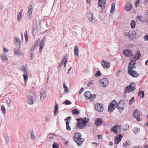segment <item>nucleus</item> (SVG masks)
I'll return each mask as SVG.
<instances>
[{
    "instance_id": "nucleus-52",
    "label": "nucleus",
    "mask_w": 148,
    "mask_h": 148,
    "mask_svg": "<svg viewBox=\"0 0 148 148\" xmlns=\"http://www.w3.org/2000/svg\"><path fill=\"white\" fill-rule=\"evenodd\" d=\"M24 35L25 38V40L26 41H27L28 40V36H27V34L26 31L24 33Z\"/></svg>"
},
{
    "instance_id": "nucleus-58",
    "label": "nucleus",
    "mask_w": 148,
    "mask_h": 148,
    "mask_svg": "<svg viewBox=\"0 0 148 148\" xmlns=\"http://www.w3.org/2000/svg\"><path fill=\"white\" fill-rule=\"evenodd\" d=\"M45 120L47 122H49L50 120V118L49 116H47L45 119Z\"/></svg>"
},
{
    "instance_id": "nucleus-39",
    "label": "nucleus",
    "mask_w": 148,
    "mask_h": 148,
    "mask_svg": "<svg viewBox=\"0 0 148 148\" xmlns=\"http://www.w3.org/2000/svg\"><path fill=\"white\" fill-rule=\"evenodd\" d=\"M38 33V29L35 27L32 30V33L33 36L36 35Z\"/></svg>"
},
{
    "instance_id": "nucleus-29",
    "label": "nucleus",
    "mask_w": 148,
    "mask_h": 148,
    "mask_svg": "<svg viewBox=\"0 0 148 148\" xmlns=\"http://www.w3.org/2000/svg\"><path fill=\"white\" fill-rule=\"evenodd\" d=\"M74 52L75 56H79V48L77 45L74 47Z\"/></svg>"
},
{
    "instance_id": "nucleus-3",
    "label": "nucleus",
    "mask_w": 148,
    "mask_h": 148,
    "mask_svg": "<svg viewBox=\"0 0 148 148\" xmlns=\"http://www.w3.org/2000/svg\"><path fill=\"white\" fill-rule=\"evenodd\" d=\"M135 87V83L134 82H131L129 86L125 87L124 90V93L123 94L122 97L125 98L126 96V93L134 91L136 89Z\"/></svg>"
},
{
    "instance_id": "nucleus-54",
    "label": "nucleus",
    "mask_w": 148,
    "mask_h": 148,
    "mask_svg": "<svg viewBox=\"0 0 148 148\" xmlns=\"http://www.w3.org/2000/svg\"><path fill=\"white\" fill-rule=\"evenodd\" d=\"M64 103L66 105H69L71 104V102L68 100H66Z\"/></svg>"
},
{
    "instance_id": "nucleus-10",
    "label": "nucleus",
    "mask_w": 148,
    "mask_h": 148,
    "mask_svg": "<svg viewBox=\"0 0 148 148\" xmlns=\"http://www.w3.org/2000/svg\"><path fill=\"white\" fill-rule=\"evenodd\" d=\"M40 101H42L46 96V93L45 89H43L40 91Z\"/></svg>"
},
{
    "instance_id": "nucleus-7",
    "label": "nucleus",
    "mask_w": 148,
    "mask_h": 148,
    "mask_svg": "<svg viewBox=\"0 0 148 148\" xmlns=\"http://www.w3.org/2000/svg\"><path fill=\"white\" fill-rule=\"evenodd\" d=\"M125 104L124 100H120L118 103H116V107L119 112H121L124 109V108L123 107L124 106Z\"/></svg>"
},
{
    "instance_id": "nucleus-36",
    "label": "nucleus",
    "mask_w": 148,
    "mask_h": 148,
    "mask_svg": "<svg viewBox=\"0 0 148 148\" xmlns=\"http://www.w3.org/2000/svg\"><path fill=\"white\" fill-rule=\"evenodd\" d=\"M68 61L67 58L66 56H64L63 59H62L61 62H62L63 64H66Z\"/></svg>"
},
{
    "instance_id": "nucleus-43",
    "label": "nucleus",
    "mask_w": 148,
    "mask_h": 148,
    "mask_svg": "<svg viewBox=\"0 0 148 148\" xmlns=\"http://www.w3.org/2000/svg\"><path fill=\"white\" fill-rule=\"evenodd\" d=\"M133 131L134 132V133L136 134L140 132V130L139 128L137 127H135L133 129Z\"/></svg>"
},
{
    "instance_id": "nucleus-16",
    "label": "nucleus",
    "mask_w": 148,
    "mask_h": 148,
    "mask_svg": "<svg viewBox=\"0 0 148 148\" xmlns=\"http://www.w3.org/2000/svg\"><path fill=\"white\" fill-rule=\"evenodd\" d=\"M101 66L103 68H109L110 66V63L106 61L103 60L101 61Z\"/></svg>"
},
{
    "instance_id": "nucleus-40",
    "label": "nucleus",
    "mask_w": 148,
    "mask_h": 148,
    "mask_svg": "<svg viewBox=\"0 0 148 148\" xmlns=\"http://www.w3.org/2000/svg\"><path fill=\"white\" fill-rule=\"evenodd\" d=\"M115 8V4L114 3H112L111 4V8L110 10V12L112 13L113 12Z\"/></svg>"
},
{
    "instance_id": "nucleus-46",
    "label": "nucleus",
    "mask_w": 148,
    "mask_h": 148,
    "mask_svg": "<svg viewBox=\"0 0 148 148\" xmlns=\"http://www.w3.org/2000/svg\"><path fill=\"white\" fill-rule=\"evenodd\" d=\"M30 136L31 139L33 140H34L35 138V136L34 133L33 131H32V132L30 134Z\"/></svg>"
},
{
    "instance_id": "nucleus-21",
    "label": "nucleus",
    "mask_w": 148,
    "mask_h": 148,
    "mask_svg": "<svg viewBox=\"0 0 148 148\" xmlns=\"http://www.w3.org/2000/svg\"><path fill=\"white\" fill-rule=\"evenodd\" d=\"M103 122L102 119L100 118H97L95 121V124L96 126L101 125Z\"/></svg>"
},
{
    "instance_id": "nucleus-38",
    "label": "nucleus",
    "mask_w": 148,
    "mask_h": 148,
    "mask_svg": "<svg viewBox=\"0 0 148 148\" xmlns=\"http://www.w3.org/2000/svg\"><path fill=\"white\" fill-rule=\"evenodd\" d=\"M129 141H125L123 143V146L125 147L126 148H128L129 145Z\"/></svg>"
},
{
    "instance_id": "nucleus-42",
    "label": "nucleus",
    "mask_w": 148,
    "mask_h": 148,
    "mask_svg": "<svg viewBox=\"0 0 148 148\" xmlns=\"http://www.w3.org/2000/svg\"><path fill=\"white\" fill-rule=\"evenodd\" d=\"M123 131H125L127 130L129 128V125L127 124H124L123 125Z\"/></svg>"
},
{
    "instance_id": "nucleus-27",
    "label": "nucleus",
    "mask_w": 148,
    "mask_h": 148,
    "mask_svg": "<svg viewBox=\"0 0 148 148\" xmlns=\"http://www.w3.org/2000/svg\"><path fill=\"white\" fill-rule=\"evenodd\" d=\"M23 11V10H22L20 12H19L18 13L17 18V20L18 21H20L22 18L23 16L22 14Z\"/></svg>"
},
{
    "instance_id": "nucleus-22",
    "label": "nucleus",
    "mask_w": 148,
    "mask_h": 148,
    "mask_svg": "<svg viewBox=\"0 0 148 148\" xmlns=\"http://www.w3.org/2000/svg\"><path fill=\"white\" fill-rule=\"evenodd\" d=\"M98 1L99 5L102 8H103L106 4V0H99Z\"/></svg>"
},
{
    "instance_id": "nucleus-31",
    "label": "nucleus",
    "mask_w": 148,
    "mask_h": 148,
    "mask_svg": "<svg viewBox=\"0 0 148 148\" xmlns=\"http://www.w3.org/2000/svg\"><path fill=\"white\" fill-rule=\"evenodd\" d=\"M15 44L17 43L18 45V46L19 48L21 46V42L20 38L18 37H16L15 38Z\"/></svg>"
},
{
    "instance_id": "nucleus-57",
    "label": "nucleus",
    "mask_w": 148,
    "mask_h": 148,
    "mask_svg": "<svg viewBox=\"0 0 148 148\" xmlns=\"http://www.w3.org/2000/svg\"><path fill=\"white\" fill-rule=\"evenodd\" d=\"M93 83V81L92 80L91 81H90L87 84V86H90Z\"/></svg>"
},
{
    "instance_id": "nucleus-24",
    "label": "nucleus",
    "mask_w": 148,
    "mask_h": 148,
    "mask_svg": "<svg viewBox=\"0 0 148 148\" xmlns=\"http://www.w3.org/2000/svg\"><path fill=\"white\" fill-rule=\"evenodd\" d=\"M114 106L115 105L114 104H112V103H110L108 107V111L110 112H113L114 110Z\"/></svg>"
},
{
    "instance_id": "nucleus-17",
    "label": "nucleus",
    "mask_w": 148,
    "mask_h": 148,
    "mask_svg": "<svg viewBox=\"0 0 148 148\" xmlns=\"http://www.w3.org/2000/svg\"><path fill=\"white\" fill-rule=\"evenodd\" d=\"M128 73L130 75H131L132 77H137L138 76V73L134 71H129Z\"/></svg>"
},
{
    "instance_id": "nucleus-44",
    "label": "nucleus",
    "mask_w": 148,
    "mask_h": 148,
    "mask_svg": "<svg viewBox=\"0 0 148 148\" xmlns=\"http://www.w3.org/2000/svg\"><path fill=\"white\" fill-rule=\"evenodd\" d=\"M135 100V98L134 97H132L131 99L130 100L129 103V105H131L133 104Z\"/></svg>"
},
{
    "instance_id": "nucleus-12",
    "label": "nucleus",
    "mask_w": 148,
    "mask_h": 148,
    "mask_svg": "<svg viewBox=\"0 0 148 148\" xmlns=\"http://www.w3.org/2000/svg\"><path fill=\"white\" fill-rule=\"evenodd\" d=\"M33 7L32 5H29L28 7V11L27 12V16L29 19H30L32 17Z\"/></svg>"
},
{
    "instance_id": "nucleus-9",
    "label": "nucleus",
    "mask_w": 148,
    "mask_h": 148,
    "mask_svg": "<svg viewBox=\"0 0 148 148\" xmlns=\"http://www.w3.org/2000/svg\"><path fill=\"white\" fill-rule=\"evenodd\" d=\"M136 64L135 60H132L129 63L128 67V72L133 71V70L136 68L135 64Z\"/></svg>"
},
{
    "instance_id": "nucleus-13",
    "label": "nucleus",
    "mask_w": 148,
    "mask_h": 148,
    "mask_svg": "<svg viewBox=\"0 0 148 148\" xmlns=\"http://www.w3.org/2000/svg\"><path fill=\"white\" fill-rule=\"evenodd\" d=\"M95 107L96 110L99 112H102L103 109L102 104L99 103H96L95 105Z\"/></svg>"
},
{
    "instance_id": "nucleus-48",
    "label": "nucleus",
    "mask_w": 148,
    "mask_h": 148,
    "mask_svg": "<svg viewBox=\"0 0 148 148\" xmlns=\"http://www.w3.org/2000/svg\"><path fill=\"white\" fill-rule=\"evenodd\" d=\"M52 147L53 148H59L58 144L55 142H54L52 145Z\"/></svg>"
},
{
    "instance_id": "nucleus-20",
    "label": "nucleus",
    "mask_w": 148,
    "mask_h": 148,
    "mask_svg": "<svg viewBox=\"0 0 148 148\" xmlns=\"http://www.w3.org/2000/svg\"><path fill=\"white\" fill-rule=\"evenodd\" d=\"M132 8V5L129 3H127L125 6V10L127 11H130Z\"/></svg>"
},
{
    "instance_id": "nucleus-25",
    "label": "nucleus",
    "mask_w": 148,
    "mask_h": 148,
    "mask_svg": "<svg viewBox=\"0 0 148 148\" xmlns=\"http://www.w3.org/2000/svg\"><path fill=\"white\" fill-rule=\"evenodd\" d=\"M84 96L85 97L86 99H89L90 96H91V93L89 91H86L84 93Z\"/></svg>"
},
{
    "instance_id": "nucleus-34",
    "label": "nucleus",
    "mask_w": 148,
    "mask_h": 148,
    "mask_svg": "<svg viewBox=\"0 0 148 148\" xmlns=\"http://www.w3.org/2000/svg\"><path fill=\"white\" fill-rule=\"evenodd\" d=\"M136 23L135 21L134 20H132L130 23V25L131 28L134 29L135 27Z\"/></svg>"
},
{
    "instance_id": "nucleus-56",
    "label": "nucleus",
    "mask_w": 148,
    "mask_h": 148,
    "mask_svg": "<svg viewBox=\"0 0 148 148\" xmlns=\"http://www.w3.org/2000/svg\"><path fill=\"white\" fill-rule=\"evenodd\" d=\"M140 3V0H136L135 2V6L137 7V5L139 4Z\"/></svg>"
},
{
    "instance_id": "nucleus-41",
    "label": "nucleus",
    "mask_w": 148,
    "mask_h": 148,
    "mask_svg": "<svg viewBox=\"0 0 148 148\" xmlns=\"http://www.w3.org/2000/svg\"><path fill=\"white\" fill-rule=\"evenodd\" d=\"M1 110L3 114H5L6 113V109L3 105H2L1 107Z\"/></svg>"
},
{
    "instance_id": "nucleus-37",
    "label": "nucleus",
    "mask_w": 148,
    "mask_h": 148,
    "mask_svg": "<svg viewBox=\"0 0 148 148\" xmlns=\"http://www.w3.org/2000/svg\"><path fill=\"white\" fill-rule=\"evenodd\" d=\"M138 95L141 98H143L144 95V93L143 91L142 90L139 92Z\"/></svg>"
},
{
    "instance_id": "nucleus-33",
    "label": "nucleus",
    "mask_w": 148,
    "mask_h": 148,
    "mask_svg": "<svg viewBox=\"0 0 148 148\" xmlns=\"http://www.w3.org/2000/svg\"><path fill=\"white\" fill-rule=\"evenodd\" d=\"M14 51L15 55L18 56L21 55L22 54L21 52L19 49H16V48L14 49Z\"/></svg>"
},
{
    "instance_id": "nucleus-26",
    "label": "nucleus",
    "mask_w": 148,
    "mask_h": 148,
    "mask_svg": "<svg viewBox=\"0 0 148 148\" xmlns=\"http://www.w3.org/2000/svg\"><path fill=\"white\" fill-rule=\"evenodd\" d=\"M133 115L134 118L139 117L140 116V112L138 110H135L134 111Z\"/></svg>"
},
{
    "instance_id": "nucleus-1",
    "label": "nucleus",
    "mask_w": 148,
    "mask_h": 148,
    "mask_svg": "<svg viewBox=\"0 0 148 148\" xmlns=\"http://www.w3.org/2000/svg\"><path fill=\"white\" fill-rule=\"evenodd\" d=\"M77 123L76 124V128H78L79 129L84 128L86 126V124L89 121L88 118H80L76 119Z\"/></svg>"
},
{
    "instance_id": "nucleus-35",
    "label": "nucleus",
    "mask_w": 148,
    "mask_h": 148,
    "mask_svg": "<svg viewBox=\"0 0 148 148\" xmlns=\"http://www.w3.org/2000/svg\"><path fill=\"white\" fill-rule=\"evenodd\" d=\"M70 123V121H67L66 122V129L68 131H70L71 129V127L69 125V124Z\"/></svg>"
},
{
    "instance_id": "nucleus-6",
    "label": "nucleus",
    "mask_w": 148,
    "mask_h": 148,
    "mask_svg": "<svg viewBox=\"0 0 148 148\" xmlns=\"http://www.w3.org/2000/svg\"><path fill=\"white\" fill-rule=\"evenodd\" d=\"M8 53V50L6 48H5L3 49L4 53H1L0 55V58L1 61L5 62H6L8 60V58L7 56L5 54L6 53Z\"/></svg>"
},
{
    "instance_id": "nucleus-51",
    "label": "nucleus",
    "mask_w": 148,
    "mask_h": 148,
    "mask_svg": "<svg viewBox=\"0 0 148 148\" xmlns=\"http://www.w3.org/2000/svg\"><path fill=\"white\" fill-rule=\"evenodd\" d=\"M11 101V100L10 98H8L6 100V103L8 104H10Z\"/></svg>"
},
{
    "instance_id": "nucleus-18",
    "label": "nucleus",
    "mask_w": 148,
    "mask_h": 148,
    "mask_svg": "<svg viewBox=\"0 0 148 148\" xmlns=\"http://www.w3.org/2000/svg\"><path fill=\"white\" fill-rule=\"evenodd\" d=\"M121 127V126L120 125H115L112 127L111 130V131H113L116 134H117L118 133V132L117 130V129L118 128H119L120 129Z\"/></svg>"
},
{
    "instance_id": "nucleus-11",
    "label": "nucleus",
    "mask_w": 148,
    "mask_h": 148,
    "mask_svg": "<svg viewBox=\"0 0 148 148\" xmlns=\"http://www.w3.org/2000/svg\"><path fill=\"white\" fill-rule=\"evenodd\" d=\"M45 37H43L42 39L40 41V48L39 51L40 54H41L42 53V49L44 47L45 43Z\"/></svg>"
},
{
    "instance_id": "nucleus-30",
    "label": "nucleus",
    "mask_w": 148,
    "mask_h": 148,
    "mask_svg": "<svg viewBox=\"0 0 148 148\" xmlns=\"http://www.w3.org/2000/svg\"><path fill=\"white\" fill-rule=\"evenodd\" d=\"M58 105L56 103L55 104L54 110V114L55 116H56L57 114L58 113Z\"/></svg>"
},
{
    "instance_id": "nucleus-15",
    "label": "nucleus",
    "mask_w": 148,
    "mask_h": 148,
    "mask_svg": "<svg viewBox=\"0 0 148 148\" xmlns=\"http://www.w3.org/2000/svg\"><path fill=\"white\" fill-rule=\"evenodd\" d=\"M87 16L88 19L91 23H94L95 22V19L91 12H88L87 14Z\"/></svg>"
},
{
    "instance_id": "nucleus-53",
    "label": "nucleus",
    "mask_w": 148,
    "mask_h": 148,
    "mask_svg": "<svg viewBox=\"0 0 148 148\" xmlns=\"http://www.w3.org/2000/svg\"><path fill=\"white\" fill-rule=\"evenodd\" d=\"M144 39L145 41H148V35L145 34L144 36Z\"/></svg>"
},
{
    "instance_id": "nucleus-50",
    "label": "nucleus",
    "mask_w": 148,
    "mask_h": 148,
    "mask_svg": "<svg viewBox=\"0 0 148 148\" xmlns=\"http://www.w3.org/2000/svg\"><path fill=\"white\" fill-rule=\"evenodd\" d=\"M137 19H138L140 21H144V18H143V17L141 16H137Z\"/></svg>"
},
{
    "instance_id": "nucleus-4",
    "label": "nucleus",
    "mask_w": 148,
    "mask_h": 148,
    "mask_svg": "<svg viewBox=\"0 0 148 148\" xmlns=\"http://www.w3.org/2000/svg\"><path fill=\"white\" fill-rule=\"evenodd\" d=\"M27 103L30 105H32L36 101V95L33 91L29 92L27 94Z\"/></svg>"
},
{
    "instance_id": "nucleus-14",
    "label": "nucleus",
    "mask_w": 148,
    "mask_h": 148,
    "mask_svg": "<svg viewBox=\"0 0 148 148\" xmlns=\"http://www.w3.org/2000/svg\"><path fill=\"white\" fill-rule=\"evenodd\" d=\"M122 138V136L120 134L116 136L114 140L115 144L116 145L118 144L121 140Z\"/></svg>"
},
{
    "instance_id": "nucleus-45",
    "label": "nucleus",
    "mask_w": 148,
    "mask_h": 148,
    "mask_svg": "<svg viewBox=\"0 0 148 148\" xmlns=\"http://www.w3.org/2000/svg\"><path fill=\"white\" fill-rule=\"evenodd\" d=\"M96 97V95L95 94H93L92 95L91 94V96H90L89 100L90 101H93Z\"/></svg>"
},
{
    "instance_id": "nucleus-64",
    "label": "nucleus",
    "mask_w": 148,
    "mask_h": 148,
    "mask_svg": "<svg viewBox=\"0 0 148 148\" xmlns=\"http://www.w3.org/2000/svg\"><path fill=\"white\" fill-rule=\"evenodd\" d=\"M121 71L120 70H119L116 73V76L119 77V73Z\"/></svg>"
},
{
    "instance_id": "nucleus-49",
    "label": "nucleus",
    "mask_w": 148,
    "mask_h": 148,
    "mask_svg": "<svg viewBox=\"0 0 148 148\" xmlns=\"http://www.w3.org/2000/svg\"><path fill=\"white\" fill-rule=\"evenodd\" d=\"M101 73L99 71H97L95 74V76L96 77H98L101 76Z\"/></svg>"
},
{
    "instance_id": "nucleus-60",
    "label": "nucleus",
    "mask_w": 148,
    "mask_h": 148,
    "mask_svg": "<svg viewBox=\"0 0 148 148\" xmlns=\"http://www.w3.org/2000/svg\"><path fill=\"white\" fill-rule=\"evenodd\" d=\"M65 92L66 93H67L69 92V90H68V88L67 87L66 88H65Z\"/></svg>"
},
{
    "instance_id": "nucleus-62",
    "label": "nucleus",
    "mask_w": 148,
    "mask_h": 148,
    "mask_svg": "<svg viewBox=\"0 0 148 148\" xmlns=\"http://www.w3.org/2000/svg\"><path fill=\"white\" fill-rule=\"evenodd\" d=\"M54 137L53 136H50L49 137V140L50 141L52 140L53 138Z\"/></svg>"
},
{
    "instance_id": "nucleus-19",
    "label": "nucleus",
    "mask_w": 148,
    "mask_h": 148,
    "mask_svg": "<svg viewBox=\"0 0 148 148\" xmlns=\"http://www.w3.org/2000/svg\"><path fill=\"white\" fill-rule=\"evenodd\" d=\"M141 56V54L139 51L137 50L136 51V53L134 54V58L135 60H138L140 59Z\"/></svg>"
},
{
    "instance_id": "nucleus-55",
    "label": "nucleus",
    "mask_w": 148,
    "mask_h": 148,
    "mask_svg": "<svg viewBox=\"0 0 148 148\" xmlns=\"http://www.w3.org/2000/svg\"><path fill=\"white\" fill-rule=\"evenodd\" d=\"M34 57V54L33 53H31L30 54V58L31 60L33 59V58Z\"/></svg>"
},
{
    "instance_id": "nucleus-28",
    "label": "nucleus",
    "mask_w": 148,
    "mask_h": 148,
    "mask_svg": "<svg viewBox=\"0 0 148 148\" xmlns=\"http://www.w3.org/2000/svg\"><path fill=\"white\" fill-rule=\"evenodd\" d=\"M20 70L23 71L25 73H27V67H25L24 65H23L21 67Z\"/></svg>"
},
{
    "instance_id": "nucleus-5",
    "label": "nucleus",
    "mask_w": 148,
    "mask_h": 148,
    "mask_svg": "<svg viewBox=\"0 0 148 148\" xmlns=\"http://www.w3.org/2000/svg\"><path fill=\"white\" fill-rule=\"evenodd\" d=\"M136 33L134 30L130 31L128 32H125L123 34V36L127 37L130 40H133L136 38Z\"/></svg>"
},
{
    "instance_id": "nucleus-23",
    "label": "nucleus",
    "mask_w": 148,
    "mask_h": 148,
    "mask_svg": "<svg viewBox=\"0 0 148 148\" xmlns=\"http://www.w3.org/2000/svg\"><path fill=\"white\" fill-rule=\"evenodd\" d=\"M123 54L125 56H130L132 55V52L131 50H125L123 52Z\"/></svg>"
},
{
    "instance_id": "nucleus-32",
    "label": "nucleus",
    "mask_w": 148,
    "mask_h": 148,
    "mask_svg": "<svg viewBox=\"0 0 148 148\" xmlns=\"http://www.w3.org/2000/svg\"><path fill=\"white\" fill-rule=\"evenodd\" d=\"M71 112L73 115L79 114V111L76 108H74L71 111Z\"/></svg>"
},
{
    "instance_id": "nucleus-63",
    "label": "nucleus",
    "mask_w": 148,
    "mask_h": 148,
    "mask_svg": "<svg viewBox=\"0 0 148 148\" xmlns=\"http://www.w3.org/2000/svg\"><path fill=\"white\" fill-rule=\"evenodd\" d=\"M83 90H84L83 88H82L79 92V94H80L82 93V92L83 91Z\"/></svg>"
},
{
    "instance_id": "nucleus-8",
    "label": "nucleus",
    "mask_w": 148,
    "mask_h": 148,
    "mask_svg": "<svg viewBox=\"0 0 148 148\" xmlns=\"http://www.w3.org/2000/svg\"><path fill=\"white\" fill-rule=\"evenodd\" d=\"M98 83L100 86L103 88H106L108 85L109 82L107 78H104L99 80L98 81Z\"/></svg>"
},
{
    "instance_id": "nucleus-47",
    "label": "nucleus",
    "mask_w": 148,
    "mask_h": 148,
    "mask_svg": "<svg viewBox=\"0 0 148 148\" xmlns=\"http://www.w3.org/2000/svg\"><path fill=\"white\" fill-rule=\"evenodd\" d=\"M23 76L25 81H26L28 79L27 73H25L23 75Z\"/></svg>"
},
{
    "instance_id": "nucleus-2",
    "label": "nucleus",
    "mask_w": 148,
    "mask_h": 148,
    "mask_svg": "<svg viewBox=\"0 0 148 148\" xmlns=\"http://www.w3.org/2000/svg\"><path fill=\"white\" fill-rule=\"evenodd\" d=\"M73 140L76 143L78 146H81L82 145L85 139L81 137V134L80 133L77 132L73 134Z\"/></svg>"
},
{
    "instance_id": "nucleus-59",
    "label": "nucleus",
    "mask_w": 148,
    "mask_h": 148,
    "mask_svg": "<svg viewBox=\"0 0 148 148\" xmlns=\"http://www.w3.org/2000/svg\"><path fill=\"white\" fill-rule=\"evenodd\" d=\"M128 47L131 48L133 47L134 45L133 44H130L127 46Z\"/></svg>"
},
{
    "instance_id": "nucleus-61",
    "label": "nucleus",
    "mask_w": 148,
    "mask_h": 148,
    "mask_svg": "<svg viewBox=\"0 0 148 148\" xmlns=\"http://www.w3.org/2000/svg\"><path fill=\"white\" fill-rule=\"evenodd\" d=\"M112 103V104H113L114 105L115 104L116 105V103H116V101H115V100H114L112 101V103Z\"/></svg>"
}]
</instances>
